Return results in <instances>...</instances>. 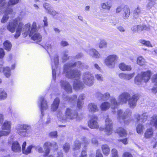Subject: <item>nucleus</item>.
<instances>
[{
	"instance_id": "f257e3e1",
	"label": "nucleus",
	"mask_w": 157,
	"mask_h": 157,
	"mask_svg": "<svg viewBox=\"0 0 157 157\" xmlns=\"http://www.w3.org/2000/svg\"><path fill=\"white\" fill-rule=\"evenodd\" d=\"M22 19L18 17L15 19L10 21L8 23L6 28L11 33L15 34L14 37L17 38L20 35L21 32L25 37L29 35L32 39L36 42L41 41L42 36L39 33L36 32V24L33 22L32 25L30 23H28L24 26V23L21 22Z\"/></svg>"
},
{
	"instance_id": "f03ea898",
	"label": "nucleus",
	"mask_w": 157,
	"mask_h": 157,
	"mask_svg": "<svg viewBox=\"0 0 157 157\" xmlns=\"http://www.w3.org/2000/svg\"><path fill=\"white\" fill-rule=\"evenodd\" d=\"M83 64L80 62H76L74 63H67L64 66L63 72L66 76L68 78H75L73 83V87L75 90L82 89L84 87V85L79 80L80 76V72L76 70H71V67H76L83 68Z\"/></svg>"
},
{
	"instance_id": "7ed1b4c3",
	"label": "nucleus",
	"mask_w": 157,
	"mask_h": 157,
	"mask_svg": "<svg viewBox=\"0 0 157 157\" xmlns=\"http://www.w3.org/2000/svg\"><path fill=\"white\" fill-rule=\"evenodd\" d=\"M152 73L150 71L142 72L135 78L134 83L136 85H140L143 82L146 83L150 78Z\"/></svg>"
},
{
	"instance_id": "20e7f679",
	"label": "nucleus",
	"mask_w": 157,
	"mask_h": 157,
	"mask_svg": "<svg viewBox=\"0 0 157 157\" xmlns=\"http://www.w3.org/2000/svg\"><path fill=\"white\" fill-rule=\"evenodd\" d=\"M111 105L107 102H104L102 103L100 105V107L101 110L105 111L108 109L110 106L113 109L117 108L119 103L117 102L115 98H112L110 99Z\"/></svg>"
},
{
	"instance_id": "39448f33",
	"label": "nucleus",
	"mask_w": 157,
	"mask_h": 157,
	"mask_svg": "<svg viewBox=\"0 0 157 157\" xmlns=\"http://www.w3.org/2000/svg\"><path fill=\"white\" fill-rule=\"evenodd\" d=\"M118 59V57L116 55H109L105 59V64L109 68H113L115 67L116 62Z\"/></svg>"
},
{
	"instance_id": "423d86ee",
	"label": "nucleus",
	"mask_w": 157,
	"mask_h": 157,
	"mask_svg": "<svg viewBox=\"0 0 157 157\" xmlns=\"http://www.w3.org/2000/svg\"><path fill=\"white\" fill-rule=\"evenodd\" d=\"M131 112L128 109L126 110L124 113L121 110H118L117 112L118 119L120 123L124 122L125 124H128L127 118L131 115Z\"/></svg>"
},
{
	"instance_id": "0eeeda50",
	"label": "nucleus",
	"mask_w": 157,
	"mask_h": 157,
	"mask_svg": "<svg viewBox=\"0 0 157 157\" xmlns=\"http://www.w3.org/2000/svg\"><path fill=\"white\" fill-rule=\"evenodd\" d=\"M83 82L86 85L90 86L93 85L94 82V77L89 72H86L82 75Z\"/></svg>"
},
{
	"instance_id": "6e6552de",
	"label": "nucleus",
	"mask_w": 157,
	"mask_h": 157,
	"mask_svg": "<svg viewBox=\"0 0 157 157\" xmlns=\"http://www.w3.org/2000/svg\"><path fill=\"white\" fill-rule=\"evenodd\" d=\"M112 124V121L110 118L108 117L106 119L104 131L106 135H109L113 133Z\"/></svg>"
},
{
	"instance_id": "1a4fd4ad",
	"label": "nucleus",
	"mask_w": 157,
	"mask_h": 157,
	"mask_svg": "<svg viewBox=\"0 0 157 157\" xmlns=\"http://www.w3.org/2000/svg\"><path fill=\"white\" fill-rule=\"evenodd\" d=\"M11 121H5L1 127L2 129L4 130H1L0 131L5 136L8 135L11 132Z\"/></svg>"
},
{
	"instance_id": "9d476101",
	"label": "nucleus",
	"mask_w": 157,
	"mask_h": 157,
	"mask_svg": "<svg viewBox=\"0 0 157 157\" xmlns=\"http://www.w3.org/2000/svg\"><path fill=\"white\" fill-rule=\"evenodd\" d=\"M30 128V126L27 124L19 125L17 126V132L21 136H25L26 135V132Z\"/></svg>"
},
{
	"instance_id": "9b49d317",
	"label": "nucleus",
	"mask_w": 157,
	"mask_h": 157,
	"mask_svg": "<svg viewBox=\"0 0 157 157\" xmlns=\"http://www.w3.org/2000/svg\"><path fill=\"white\" fill-rule=\"evenodd\" d=\"M98 121V117L95 115L92 116L91 119L88 122V126L91 129H98L99 128V125Z\"/></svg>"
},
{
	"instance_id": "f8f14e48",
	"label": "nucleus",
	"mask_w": 157,
	"mask_h": 157,
	"mask_svg": "<svg viewBox=\"0 0 157 157\" xmlns=\"http://www.w3.org/2000/svg\"><path fill=\"white\" fill-rule=\"evenodd\" d=\"M52 77L54 80L56 78V69L57 68L58 63V57L57 55H56L54 59H52Z\"/></svg>"
},
{
	"instance_id": "ddd939ff",
	"label": "nucleus",
	"mask_w": 157,
	"mask_h": 157,
	"mask_svg": "<svg viewBox=\"0 0 157 157\" xmlns=\"http://www.w3.org/2000/svg\"><path fill=\"white\" fill-rule=\"evenodd\" d=\"M38 104L41 109V113L43 115V111L47 109L48 108L47 102L44 98L43 97H41L39 98Z\"/></svg>"
},
{
	"instance_id": "4468645a",
	"label": "nucleus",
	"mask_w": 157,
	"mask_h": 157,
	"mask_svg": "<svg viewBox=\"0 0 157 157\" xmlns=\"http://www.w3.org/2000/svg\"><path fill=\"white\" fill-rule=\"evenodd\" d=\"M50 146H53L55 149L57 148V143L56 142H53L52 143L50 142L45 143L44 145V147L45 150L44 154V156H47L49 153L50 151L49 147Z\"/></svg>"
},
{
	"instance_id": "2eb2a0df",
	"label": "nucleus",
	"mask_w": 157,
	"mask_h": 157,
	"mask_svg": "<svg viewBox=\"0 0 157 157\" xmlns=\"http://www.w3.org/2000/svg\"><path fill=\"white\" fill-rule=\"evenodd\" d=\"M66 116L67 118L73 119L77 118L78 114L77 112L71 108H67L65 112Z\"/></svg>"
},
{
	"instance_id": "dca6fc26",
	"label": "nucleus",
	"mask_w": 157,
	"mask_h": 157,
	"mask_svg": "<svg viewBox=\"0 0 157 157\" xmlns=\"http://www.w3.org/2000/svg\"><path fill=\"white\" fill-rule=\"evenodd\" d=\"M60 85L61 88L67 92L71 93L72 92L71 86L68 82L61 80L60 81Z\"/></svg>"
},
{
	"instance_id": "f3484780",
	"label": "nucleus",
	"mask_w": 157,
	"mask_h": 157,
	"mask_svg": "<svg viewBox=\"0 0 157 157\" xmlns=\"http://www.w3.org/2000/svg\"><path fill=\"white\" fill-rule=\"evenodd\" d=\"M130 97V95L128 93H124L120 95L118 98L119 102L122 104L126 103Z\"/></svg>"
},
{
	"instance_id": "a211bd4d",
	"label": "nucleus",
	"mask_w": 157,
	"mask_h": 157,
	"mask_svg": "<svg viewBox=\"0 0 157 157\" xmlns=\"http://www.w3.org/2000/svg\"><path fill=\"white\" fill-rule=\"evenodd\" d=\"M139 98L137 94L133 95L129 98L128 104L131 108H134L136 105V103Z\"/></svg>"
},
{
	"instance_id": "6ab92c4d",
	"label": "nucleus",
	"mask_w": 157,
	"mask_h": 157,
	"mask_svg": "<svg viewBox=\"0 0 157 157\" xmlns=\"http://www.w3.org/2000/svg\"><path fill=\"white\" fill-rule=\"evenodd\" d=\"M134 117L137 121H140L144 122L147 120L148 116L147 113H144L141 114H136L135 115Z\"/></svg>"
},
{
	"instance_id": "aec40b11",
	"label": "nucleus",
	"mask_w": 157,
	"mask_h": 157,
	"mask_svg": "<svg viewBox=\"0 0 157 157\" xmlns=\"http://www.w3.org/2000/svg\"><path fill=\"white\" fill-rule=\"evenodd\" d=\"M135 75V73H120L119 75V77L122 79L126 80H129L132 79Z\"/></svg>"
},
{
	"instance_id": "412c9836",
	"label": "nucleus",
	"mask_w": 157,
	"mask_h": 157,
	"mask_svg": "<svg viewBox=\"0 0 157 157\" xmlns=\"http://www.w3.org/2000/svg\"><path fill=\"white\" fill-rule=\"evenodd\" d=\"M10 71V69L8 67H4L2 65L0 64V73L3 72L6 77L8 78L11 75Z\"/></svg>"
},
{
	"instance_id": "4be33fe9",
	"label": "nucleus",
	"mask_w": 157,
	"mask_h": 157,
	"mask_svg": "<svg viewBox=\"0 0 157 157\" xmlns=\"http://www.w3.org/2000/svg\"><path fill=\"white\" fill-rule=\"evenodd\" d=\"M119 67L121 71H129L132 70V67L130 65H126L124 63H120Z\"/></svg>"
},
{
	"instance_id": "5701e85b",
	"label": "nucleus",
	"mask_w": 157,
	"mask_h": 157,
	"mask_svg": "<svg viewBox=\"0 0 157 157\" xmlns=\"http://www.w3.org/2000/svg\"><path fill=\"white\" fill-rule=\"evenodd\" d=\"M12 149L15 152H19L21 151V147L17 141H15L13 142L12 146Z\"/></svg>"
},
{
	"instance_id": "b1692460",
	"label": "nucleus",
	"mask_w": 157,
	"mask_h": 157,
	"mask_svg": "<svg viewBox=\"0 0 157 157\" xmlns=\"http://www.w3.org/2000/svg\"><path fill=\"white\" fill-rule=\"evenodd\" d=\"M87 53L92 57L95 58H99L100 56V54L94 49L90 50Z\"/></svg>"
},
{
	"instance_id": "393cba45",
	"label": "nucleus",
	"mask_w": 157,
	"mask_h": 157,
	"mask_svg": "<svg viewBox=\"0 0 157 157\" xmlns=\"http://www.w3.org/2000/svg\"><path fill=\"white\" fill-rule=\"evenodd\" d=\"M59 103V99L58 98L55 99L51 106V110L53 111H56L58 109Z\"/></svg>"
},
{
	"instance_id": "a878e982",
	"label": "nucleus",
	"mask_w": 157,
	"mask_h": 157,
	"mask_svg": "<svg viewBox=\"0 0 157 157\" xmlns=\"http://www.w3.org/2000/svg\"><path fill=\"white\" fill-rule=\"evenodd\" d=\"M153 131L151 128H147L146 130L144 136L146 138L149 139L151 138L153 136Z\"/></svg>"
},
{
	"instance_id": "bb28decb",
	"label": "nucleus",
	"mask_w": 157,
	"mask_h": 157,
	"mask_svg": "<svg viewBox=\"0 0 157 157\" xmlns=\"http://www.w3.org/2000/svg\"><path fill=\"white\" fill-rule=\"evenodd\" d=\"M88 109L89 111L95 112L98 111V108L96 104L94 103H91L88 105Z\"/></svg>"
},
{
	"instance_id": "cd10ccee",
	"label": "nucleus",
	"mask_w": 157,
	"mask_h": 157,
	"mask_svg": "<svg viewBox=\"0 0 157 157\" xmlns=\"http://www.w3.org/2000/svg\"><path fill=\"white\" fill-rule=\"evenodd\" d=\"M149 124L151 126L155 127V128H157V115H154L151 117Z\"/></svg>"
},
{
	"instance_id": "c85d7f7f",
	"label": "nucleus",
	"mask_w": 157,
	"mask_h": 157,
	"mask_svg": "<svg viewBox=\"0 0 157 157\" xmlns=\"http://www.w3.org/2000/svg\"><path fill=\"white\" fill-rule=\"evenodd\" d=\"M123 11V17L124 19H126L128 18L130 15V10L127 6H125L124 8Z\"/></svg>"
},
{
	"instance_id": "c756f323",
	"label": "nucleus",
	"mask_w": 157,
	"mask_h": 157,
	"mask_svg": "<svg viewBox=\"0 0 157 157\" xmlns=\"http://www.w3.org/2000/svg\"><path fill=\"white\" fill-rule=\"evenodd\" d=\"M101 148L103 154L105 155H108L110 152L109 146L107 144H103L101 146Z\"/></svg>"
},
{
	"instance_id": "7c9ffc66",
	"label": "nucleus",
	"mask_w": 157,
	"mask_h": 157,
	"mask_svg": "<svg viewBox=\"0 0 157 157\" xmlns=\"http://www.w3.org/2000/svg\"><path fill=\"white\" fill-rule=\"evenodd\" d=\"M136 62L138 64L141 66L145 65L146 63L145 59L142 56H140L137 58Z\"/></svg>"
},
{
	"instance_id": "2f4dec72",
	"label": "nucleus",
	"mask_w": 157,
	"mask_h": 157,
	"mask_svg": "<svg viewBox=\"0 0 157 157\" xmlns=\"http://www.w3.org/2000/svg\"><path fill=\"white\" fill-rule=\"evenodd\" d=\"M101 8L105 10H109L112 6V4L110 2L102 3L101 4Z\"/></svg>"
},
{
	"instance_id": "473e14b6",
	"label": "nucleus",
	"mask_w": 157,
	"mask_h": 157,
	"mask_svg": "<svg viewBox=\"0 0 157 157\" xmlns=\"http://www.w3.org/2000/svg\"><path fill=\"white\" fill-rule=\"evenodd\" d=\"M117 132L119 135L121 137L126 136L127 133L126 130L122 128H119L117 130Z\"/></svg>"
},
{
	"instance_id": "72a5a7b5",
	"label": "nucleus",
	"mask_w": 157,
	"mask_h": 157,
	"mask_svg": "<svg viewBox=\"0 0 157 157\" xmlns=\"http://www.w3.org/2000/svg\"><path fill=\"white\" fill-rule=\"evenodd\" d=\"M107 43L106 41L103 39H101L98 43V46L100 48H103L107 47Z\"/></svg>"
},
{
	"instance_id": "f704fd0d",
	"label": "nucleus",
	"mask_w": 157,
	"mask_h": 157,
	"mask_svg": "<svg viewBox=\"0 0 157 157\" xmlns=\"http://www.w3.org/2000/svg\"><path fill=\"white\" fill-rule=\"evenodd\" d=\"M144 129V127L142 124H139L136 127V132L138 134H141L143 133Z\"/></svg>"
},
{
	"instance_id": "c9c22d12",
	"label": "nucleus",
	"mask_w": 157,
	"mask_h": 157,
	"mask_svg": "<svg viewBox=\"0 0 157 157\" xmlns=\"http://www.w3.org/2000/svg\"><path fill=\"white\" fill-rule=\"evenodd\" d=\"M139 42L143 45L147 47H153L150 42L149 41L141 39L139 40Z\"/></svg>"
},
{
	"instance_id": "e433bc0d",
	"label": "nucleus",
	"mask_w": 157,
	"mask_h": 157,
	"mask_svg": "<svg viewBox=\"0 0 157 157\" xmlns=\"http://www.w3.org/2000/svg\"><path fill=\"white\" fill-rule=\"evenodd\" d=\"M5 49L8 51L10 50L12 47V44L8 40H6L3 43Z\"/></svg>"
},
{
	"instance_id": "4c0bfd02",
	"label": "nucleus",
	"mask_w": 157,
	"mask_h": 157,
	"mask_svg": "<svg viewBox=\"0 0 157 157\" xmlns=\"http://www.w3.org/2000/svg\"><path fill=\"white\" fill-rule=\"evenodd\" d=\"M7 97V94L5 90L2 89H0V100L5 99Z\"/></svg>"
},
{
	"instance_id": "58836bf2",
	"label": "nucleus",
	"mask_w": 157,
	"mask_h": 157,
	"mask_svg": "<svg viewBox=\"0 0 157 157\" xmlns=\"http://www.w3.org/2000/svg\"><path fill=\"white\" fill-rule=\"evenodd\" d=\"M156 0H150L147 5L148 9H154L155 5V1Z\"/></svg>"
},
{
	"instance_id": "ea45409f",
	"label": "nucleus",
	"mask_w": 157,
	"mask_h": 157,
	"mask_svg": "<svg viewBox=\"0 0 157 157\" xmlns=\"http://www.w3.org/2000/svg\"><path fill=\"white\" fill-rule=\"evenodd\" d=\"M81 147V144L78 140H76L73 147L74 150H76L79 149Z\"/></svg>"
},
{
	"instance_id": "a19ab883",
	"label": "nucleus",
	"mask_w": 157,
	"mask_h": 157,
	"mask_svg": "<svg viewBox=\"0 0 157 157\" xmlns=\"http://www.w3.org/2000/svg\"><path fill=\"white\" fill-rule=\"evenodd\" d=\"M34 147L32 145L29 146L26 149H24L22 151L23 153L27 155L31 153L32 148Z\"/></svg>"
},
{
	"instance_id": "79ce46f5",
	"label": "nucleus",
	"mask_w": 157,
	"mask_h": 157,
	"mask_svg": "<svg viewBox=\"0 0 157 157\" xmlns=\"http://www.w3.org/2000/svg\"><path fill=\"white\" fill-rule=\"evenodd\" d=\"M63 148L65 152H68L70 149V145L68 143H66L64 144L63 146Z\"/></svg>"
},
{
	"instance_id": "37998d69",
	"label": "nucleus",
	"mask_w": 157,
	"mask_h": 157,
	"mask_svg": "<svg viewBox=\"0 0 157 157\" xmlns=\"http://www.w3.org/2000/svg\"><path fill=\"white\" fill-rule=\"evenodd\" d=\"M19 0H9L8 3V6H14L19 2Z\"/></svg>"
},
{
	"instance_id": "c03bdc74",
	"label": "nucleus",
	"mask_w": 157,
	"mask_h": 157,
	"mask_svg": "<svg viewBox=\"0 0 157 157\" xmlns=\"http://www.w3.org/2000/svg\"><path fill=\"white\" fill-rule=\"evenodd\" d=\"M9 18V16L8 14H6L5 13V14L3 16L1 20V22L2 23H4L6 22Z\"/></svg>"
},
{
	"instance_id": "a18cd8bd",
	"label": "nucleus",
	"mask_w": 157,
	"mask_h": 157,
	"mask_svg": "<svg viewBox=\"0 0 157 157\" xmlns=\"http://www.w3.org/2000/svg\"><path fill=\"white\" fill-rule=\"evenodd\" d=\"M99 94L100 96L101 97V98L104 100H106L108 99L110 96V95L108 93H106L104 95H102L100 93Z\"/></svg>"
},
{
	"instance_id": "49530a36",
	"label": "nucleus",
	"mask_w": 157,
	"mask_h": 157,
	"mask_svg": "<svg viewBox=\"0 0 157 157\" xmlns=\"http://www.w3.org/2000/svg\"><path fill=\"white\" fill-rule=\"evenodd\" d=\"M9 6H7L5 12V13L6 14H11L13 13V10L11 8H9Z\"/></svg>"
},
{
	"instance_id": "de8ad7c7",
	"label": "nucleus",
	"mask_w": 157,
	"mask_h": 157,
	"mask_svg": "<svg viewBox=\"0 0 157 157\" xmlns=\"http://www.w3.org/2000/svg\"><path fill=\"white\" fill-rule=\"evenodd\" d=\"M48 13L53 16H57L58 14V13L55 10L51 9L50 10H48Z\"/></svg>"
},
{
	"instance_id": "09e8293b",
	"label": "nucleus",
	"mask_w": 157,
	"mask_h": 157,
	"mask_svg": "<svg viewBox=\"0 0 157 157\" xmlns=\"http://www.w3.org/2000/svg\"><path fill=\"white\" fill-rule=\"evenodd\" d=\"M140 9L139 7H137L134 10L133 13L135 16H137L140 14Z\"/></svg>"
},
{
	"instance_id": "8fccbe9b",
	"label": "nucleus",
	"mask_w": 157,
	"mask_h": 157,
	"mask_svg": "<svg viewBox=\"0 0 157 157\" xmlns=\"http://www.w3.org/2000/svg\"><path fill=\"white\" fill-rule=\"evenodd\" d=\"M44 47L48 51H51L52 49L51 44L49 43H46Z\"/></svg>"
},
{
	"instance_id": "3c124183",
	"label": "nucleus",
	"mask_w": 157,
	"mask_h": 157,
	"mask_svg": "<svg viewBox=\"0 0 157 157\" xmlns=\"http://www.w3.org/2000/svg\"><path fill=\"white\" fill-rule=\"evenodd\" d=\"M36 150L39 153H43L44 150L43 148L39 145L35 147Z\"/></svg>"
},
{
	"instance_id": "603ef678",
	"label": "nucleus",
	"mask_w": 157,
	"mask_h": 157,
	"mask_svg": "<svg viewBox=\"0 0 157 157\" xmlns=\"http://www.w3.org/2000/svg\"><path fill=\"white\" fill-rule=\"evenodd\" d=\"M96 78L100 81H102L103 80V78L102 75L100 74H97L95 75Z\"/></svg>"
},
{
	"instance_id": "864d4df0",
	"label": "nucleus",
	"mask_w": 157,
	"mask_h": 157,
	"mask_svg": "<svg viewBox=\"0 0 157 157\" xmlns=\"http://www.w3.org/2000/svg\"><path fill=\"white\" fill-rule=\"evenodd\" d=\"M43 6L47 10L48 12V10L51 9L50 8V5L48 3H44L43 4Z\"/></svg>"
},
{
	"instance_id": "5fc2aeb1",
	"label": "nucleus",
	"mask_w": 157,
	"mask_h": 157,
	"mask_svg": "<svg viewBox=\"0 0 157 157\" xmlns=\"http://www.w3.org/2000/svg\"><path fill=\"white\" fill-rule=\"evenodd\" d=\"M152 81L154 83H157V74H155L152 77Z\"/></svg>"
},
{
	"instance_id": "6e6d98bb",
	"label": "nucleus",
	"mask_w": 157,
	"mask_h": 157,
	"mask_svg": "<svg viewBox=\"0 0 157 157\" xmlns=\"http://www.w3.org/2000/svg\"><path fill=\"white\" fill-rule=\"evenodd\" d=\"M123 157H133V156L130 153L128 152H125L123 153Z\"/></svg>"
},
{
	"instance_id": "4d7b16f0",
	"label": "nucleus",
	"mask_w": 157,
	"mask_h": 157,
	"mask_svg": "<svg viewBox=\"0 0 157 157\" xmlns=\"http://www.w3.org/2000/svg\"><path fill=\"white\" fill-rule=\"evenodd\" d=\"M77 98V96L76 95H74L73 96L70 98L69 99V101L71 102H74L75 101V100Z\"/></svg>"
},
{
	"instance_id": "13d9d810",
	"label": "nucleus",
	"mask_w": 157,
	"mask_h": 157,
	"mask_svg": "<svg viewBox=\"0 0 157 157\" xmlns=\"http://www.w3.org/2000/svg\"><path fill=\"white\" fill-rule=\"evenodd\" d=\"M5 55V52L2 48H0V58L2 59Z\"/></svg>"
},
{
	"instance_id": "bf43d9fd",
	"label": "nucleus",
	"mask_w": 157,
	"mask_h": 157,
	"mask_svg": "<svg viewBox=\"0 0 157 157\" xmlns=\"http://www.w3.org/2000/svg\"><path fill=\"white\" fill-rule=\"evenodd\" d=\"M6 0H0V8H3L6 4Z\"/></svg>"
},
{
	"instance_id": "052dcab7",
	"label": "nucleus",
	"mask_w": 157,
	"mask_h": 157,
	"mask_svg": "<svg viewBox=\"0 0 157 157\" xmlns=\"http://www.w3.org/2000/svg\"><path fill=\"white\" fill-rule=\"evenodd\" d=\"M112 155L118 156L117 150L115 149H113L112 150Z\"/></svg>"
},
{
	"instance_id": "680f3d73",
	"label": "nucleus",
	"mask_w": 157,
	"mask_h": 157,
	"mask_svg": "<svg viewBox=\"0 0 157 157\" xmlns=\"http://www.w3.org/2000/svg\"><path fill=\"white\" fill-rule=\"evenodd\" d=\"M57 117L59 118V119L62 122L64 121V120L65 119H64L61 113L59 114H58L57 115Z\"/></svg>"
},
{
	"instance_id": "e2e57ef3",
	"label": "nucleus",
	"mask_w": 157,
	"mask_h": 157,
	"mask_svg": "<svg viewBox=\"0 0 157 157\" xmlns=\"http://www.w3.org/2000/svg\"><path fill=\"white\" fill-rule=\"evenodd\" d=\"M50 136L52 137H57V132L56 131L51 132L50 133Z\"/></svg>"
},
{
	"instance_id": "0e129e2a",
	"label": "nucleus",
	"mask_w": 157,
	"mask_h": 157,
	"mask_svg": "<svg viewBox=\"0 0 157 157\" xmlns=\"http://www.w3.org/2000/svg\"><path fill=\"white\" fill-rule=\"evenodd\" d=\"M96 157H103L102 155L100 153V151L99 149L97 150Z\"/></svg>"
},
{
	"instance_id": "69168bd1",
	"label": "nucleus",
	"mask_w": 157,
	"mask_h": 157,
	"mask_svg": "<svg viewBox=\"0 0 157 157\" xmlns=\"http://www.w3.org/2000/svg\"><path fill=\"white\" fill-rule=\"evenodd\" d=\"M92 143L94 145L97 146L98 144V142L96 139L95 138H93L92 140Z\"/></svg>"
},
{
	"instance_id": "338daca9",
	"label": "nucleus",
	"mask_w": 157,
	"mask_h": 157,
	"mask_svg": "<svg viewBox=\"0 0 157 157\" xmlns=\"http://www.w3.org/2000/svg\"><path fill=\"white\" fill-rule=\"evenodd\" d=\"M123 8L122 6H118L116 9V13H118L120 12L122 10Z\"/></svg>"
},
{
	"instance_id": "774afa93",
	"label": "nucleus",
	"mask_w": 157,
	"mask_h": 157,
	"mask_svg": "<svg viewBox=\"0 0 157 157\" xmlns=\"http://www.w3.org/2000/svg\"><path fill=\"white\" fill-rule=\"evenodd\" d=\"M152 91L154 93L157 92V83H155V86L152 89Z\"/></svg>"
}]
</instances>
